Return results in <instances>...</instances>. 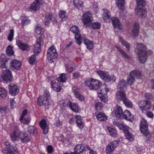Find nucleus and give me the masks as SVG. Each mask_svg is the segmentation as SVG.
I'll list each match as a JSON object with an SVG mask.
<instances>
[{
  "label": "nucleus",
  "mask_w": 154,
  "mask_h": 154,
  "mask_svg": "<svg viewBox=\"0 0 154 154\" xmlns=\"http://www.w3.org/2000/svg\"><path fill=\"white\" fill-rule=\"evenodd\" d=\"M137 45L139 60L140 63H144L147 59L146 47L142 43L138 44Z\"/></svg>",
  "instance_id": "obj_3"
},
{
  "label": "nucleus",
  "mask_w": 154,
  "mask_h": 154,
  "mask_svg": "<svg viewBox=\"0 0 154 154\" xmlns=\"http://www.w3.org/2000/svg\"><path fill=\"white\" fill-rule=\"evenodd\" d=\"M35 31L37 34L42 35L44 33V29L39 25H37L35 26Z\"/></svg>",
  "instance_id": "obj_36"
},
{
  "label": "nucleus",
  "mask_w": 154,
  "mask_h": 154,
  "mask_svg": "<svg viewBox=\"0 0 154 154\" xmlns=\"http://www.w3.org/2000/svg\"><path fill=\"white\" fill-rule=\"evenodd\" d=\"M12 78L13 77L11 71L7 70L4 71L2 76L3 82L7 83L11 82L12 81Z\"/></svg>",
  "instance_id": "obj_7"
},
{
  "label": "nucleus",
  "mask_w": 154,
  "mask_h": 154,
  "mask_svg": "<svg viewBox=\"0 0 154 154\" xmlns=\"http://www.w3.org/2000/svg\"><path fill=\"white\" fill-rule=\"evenodd\" d=\"M59 15L60 17L62 18V21L65 20L66 19L67 17L66 12L63 11H60Z\"/></svg>",
  "instance_id": "obj_42"
},
{
  "label": "nucleus",
  "mask_w": 154,
  "mask_h": 154,
  "mask_svg": "<svg viewBox=\"0 0 154 154\" xmlns=\"http://www.w3.org/2000/svg\"><path fill=\"white\" fill-rule=\"evenodd\" d=\"M6 52L7 55L9 56H11L14 55V54L12 49V47L10 45H9L7 47Z\"/></svg>",
  "instance_id": "obj_39"
},
{
  "label": "nucleus",
  "mask_w": 154,
  "mask_h": 154,
  "mask_svg": "<svg viewBox=\"0 0 154 154\" xmlns=\"http://www.w3.org/2000/svg\"><path fill=\"white\" fill-rule=\"evenodd\" d=\"M10 154H15V152L17 153V148L15 146L12 145L11 146L10 145Z\"/></svg>",
  "instance_id": "obj_47"
},
{
  "label": "nucleus",
  "mask_w": 154,
  "mask_h": 154,
  "mask_svg": "<svg viewBox=\"0 0 154 154\" xmlns=\"http://www.w3.org/2000/svg\"><path fill=\"white\" fill-rule=\"evenodd\" d=\"M102 88L100 90H98L97 91L98 97L100 98L102 102L105 103L107 101V100L105 96L106 94L104 93V90H102Z\"/></svg>",
  "instance_id": "obj_25"
},
{
  "label": "nucleus",
  "mask_w": 154,
  "mask_h": 154,
  "mask_svg": "<svg viewBox=\"0 0 154 154\" xmlns=\"http://www.w3.org/2000/svg\"><path fill=\"white\" fill-rule=\"evenodd\" d=\"M122 54V57L125 59H130V57L126 53H125L124 51L121 53Z\"/></svg>",
  "instance_id": "obj_60"
},
{
  "label": "nucleus",
  "mask_w": 154,
  "mask_h": 154,
  "mask_svg": "<svg viewBox=\"0 0 154 154\" xmlns=\"http://www.w3.org/2000/svg\"><path fill=\"white\" fill-rule=\"evenodd\" d=\"M112 20L113 25L114 28H117L119 29H122V26L118 17H113Z\"/></svg>",
  "instance_id": "obj_22"
},
{
  "label": "nucleus",
  "mask_w": 154,
  "mask_h": 154,
  "mask_svg": "<svg viewBox=\"0 0 154 154\" xmlns=\"http://www.w3.org/2000/svg\"><path fill=\"white\" fill-rule=\"evenodd\" d=\"M43 41L42 37H40L36 39V44L35 45L33 48L34 54L29 59V62L30 64H35L36 62V56L41 52V47L43 44Z\"/></svg>",
  "instance_id": "obj_2"
},
{
  "label": "nucleus",
  "mask_w": 154,
  "mask_h": 154,
  "mask_svg": "<svg viewBox=\"0 0 154 154\" xmlns=\"http://www.w3.org/2000/svg\"><path fill=\"white\" fill-rule=\"evenodd\" d=\"M34 2L40 7L44 3V0H34Z\"/></svg>",
  "instance_id": "obj_62"
},
{
  "label": "nucleus",
  "mask_w": 154,
  "mask_h": 154,
  "mask_svg": "<svg viewBox=\"0 0 154 154\" xmlns=\"http://www.w3.org/2000/svg\"><path fill=\"white\" fill-rule=\"evenodd\" d=\"M119 39L122 45L125 46L127 49V51H128L130 49V46L129 43L123 40L121 37H119Z\"/></svg>",
  "instance_id": "obj_40"
},
{
  "label": "nucleus",
  "mask_w": 154,
  "mask_h": 154,
  "mask_svg": "<svg viewBox=\"0 0 154 154\" xmlns=\"http://www.w3.org/2000/svg\"><path fill=\"white\" fill-rule=\"evenodd\" d=\"M66 105L73 112L77 113L80 111V108L77 103H72L69 101Z\"/></svg>",
  "instance_id": "obj_15"
},
{
  "label": "nucleus",
  "mask_w": 154,
  "mask_h": 154,
  "mask_svg": "<svg viewBox=\"0 0 154 154\" xmlns=\"http://www.w3.org/2000/svg\"><path fill=\"white\" fill-rule=\"evenodd\" d=\"M84 84L89 89L91 90H97L100 89L102 83L97 80L93 79L92 78L88 79L85 81Z\"/></svg>",
  "instance_id": "obj_4"
},
{
  "label": "nucleus",
  "mask_w": 154,
  "mask_h": 154,
  "mask_svg": "<svg viewBox=\"0 0 154 154\" xmlns=\"http://www.w3.org/2000/svg\"><path fill=\"white\" fill-rule=\"evenodd\" d=\"M139 32V25L138 23H135L134 24L132 34L133 35L136 36L138 35Z\"/></svg>",
  "instance_id": "obj_32"
},
{
  "label": "nucleus",
  "mask_w": 154,
  "mask_h": 154,
  "mask_svg": "<svg viewBox=\"0 0 154 154\" xmlns=\"http://www.w3.org/2000/svg\"><path fill=\"white\" fill-rule=\"evenodd\" d=\"M45 17L48 20H51L52 18V13L47 14L45 15Z\"/></svg>",
  "instance_id": "obj_61"
},
{
  "label": "nucleus",
  "mask_w": 154,
  "mask_h": 154,
  "mask_svg": "<svg viewBox=\"0 0 154 154\" xmlns=\"http://www.w3.org/2000/svg\"><path fill=\"white\" fill-rule=\"evenodd\" d=\"M126 138L128 140H132L133 138V136L131 134L129 131L124 134Z\"/></svg>",
  "instance_id": "obj_56"
},
{
  "label": "nucleus",
  "mask_w": 154,
  "mask_h": 154,
  "mask_svg": "<svg viewBox=\"0 0 154 154\" xmlns=\"http://www.w3.org/2000/svg\"><path fill=\"white\" fill-rule=\"evenodd\" d=\"M122 118L126 120L131 122L134 120V116L128 110H125L123 112Z\"/></svg>",
  "instance_id": "obj_19"
},
{
  "label": "nucleus",
  "mask_w": 154,
  "mask_h": 154,
  "mask_svg": "<svg viewBox=\"0 0 154 154\" xmlns=\"http://www.w3.org/2000/svg\"><path fill=\"white\" fill-rule=\"evenodd\" d=\"M70 30L75 34V38L76 43L79 45L80 46L82 43V40H84V43L86 45L87 48L91 50L93 48L94 45L92 42L89 41L83 36H82L80 33V31L78 26H72L70 29Z\"/></svg>",
  "instance_id": "obj_1"
},
{
  "label": "nucleus",
  "mask_w": 154,
  "mask_h": 154,
  "mask_svg": "<svg viewBox=\"0 0 154 154\" xmlns=\"http://www.w3.org/2000/svg\"><path fill=\"white\" fill-rule=\"evenodd\" d=\"M103 10L104 12L102 15L103 19L106 22H109L111 20V16L109 11L107 9H104Z\"/></svg>",
  "instance_id": "obj_23"
},
{
  "label": "nucleus",
  "mask_w": 154,
  "mask_h": 154,
  "mask_svg": "<svg viewBox=\"0 0 154 154\" xmlns=\"http://www.w3.org/2000/svg\"><path fill=\"white\" fill-rule=\"evenodd\" d=\"M28 131L31 134H36L37 130L33 126H30L28 128Z\"/></svg>",
  "instance_id": "obj_41"
},
{
  "label": "nucleus",
  "mask_w": 154,
  "mask_h": 154,
  "mask_svg": "<svg viewBox=\"0 0 154 154\" xmlns=\"http://www.w3.org/2000/svg\"><path fill=\"white\" fill-rule=\"evenodd\" d=\"M75 154H85V149L82 144H78L74 148Z\"/></svg>",
  "instance_id": "obj_12"
},
{
  "label": "nucleus",
  "mask_w": 154,
  "mask_h": 154,
  "mask_svg": "<svg viewBox=\"0 0 154 154\" xmlns=\"http://www.w3.org/2000/svg\"><path fill=\"white\" fill-rule=\"evenodd\" d=\"M67 77L65 73H61L60 76L57 78V80L60 82L64 83L67 79Z\"/></svg>",
  "instance_id": "obj_31"
},
{
  "label": "nucleus",
  "mask_w": 154,
  "mask_h": 154,
  "mask_svg": "<svg viewBox=\"0 0 154 154\" xmlns=\"http://www.w3.org/2000/svg\"><path fill=\"white\" fill-rule=\"evenodd\" d=\"M38 103L40 106H44L45 108L48 109L50 104L49 101L43 97L42 96H39L38 99Z\"/></svg>",
  "instance_id": "obj_9"
},
{
  "label": "nucleus",
  "mask_w": 154,
  "mask_h": 154,
  "mask_svg": "<svg viewBox=\"0 0 154 154\" xmlns=\"http://www.w3.org/2000/svg\"><path fill=\"white\" fill-rule=\"evenodd\" d=\"M130 74L132 76H134V78L136 77L137 79H139L141 76V72L138 70H133L131 72Z\"/></svg>",
  "instance_id": "obj_33"
},
{
  "label": "nucleus",
  "mask_w": 154,
  "mask_h": 154,
  "mask_svg": "<svg viewBox=\"0 0 154 154\" xmlns=\"http://www.w3.org/2000/svg\"><path fill=\"white\" fill-rule=\"evenodd\" d=\"M117 6L119 9L121 10L125 9V0H117Z\"/></svg>",
  "instance_id": "obj_35"
},
{
  "label": "nucleus",
  "mask_w": 154,
  "mask_h": 154,
  "mask_svg": "<svg viewBox=\"0 0 154 154\" xmlns=\"http://www.w3.org/2000/svg\"><path fill=\"white\" fill-rule=\"evenodd\" d=\"M10 144L8 142H5V146L2 150L3 152L5 153H10Z\"/></svg>",
  "instance_id": "obj_38"
},
{
  "label": "nucleus",
  "mask_w": 154,
  "mask_h": 154,
  "mask_svg": "<svg viewBox=\"0 0 154 154\" xmlns=\"http://www.w3.org/2000/svg\"><path fill=\"white\" fill-rule=\"evenodd\" d=\"M115 114L116 117L119 118H122L123 112L122 107L119 106H117L115 108L114 110Z\"/></svg>",
  "instance_id": "obj_20"
},
{
  "label": "nucleus",
  "mask_w": 154,
  "mask_h": 154,
  "mask_svg": "<svg viewBox=\"0 0 154 154\" xmlns=\"http://www.w3.org/2000/svg\"><path fill=\"white\" fill-rule=\"evenodd\" d=\"M91 26L94 29H98L100 28L101 24L99 22H94L92 24Z\"/></svg>",
  "instance_id": "obj_53"
},
{
  "label": "nucleus",
  "mask_w": 154,
  "mask_h": 154,
  "mask_svg": "<svg viewBox=\"0 0 154 154\" xmlns=\"http://www.w3.org/2000/svg\"><path fill=\"white\" fill-rule=\"evenodd\" d=\"M21 20L22 21V24L23 25H27L30 21V20L29 19L26 17H22L21 19Z\"/></svg>",
  "instance_id": "obj_48"
},
{
  "label": "nucleus",
  "mask_w": 154,
  "mask_h": 154,
  "mask_svg": "<svg viewBox=\"0 0 154 154\" xmlns=\"http://www.w3.org/2000/svg\"><path fill=\"white\" fill-rule=\"evenodd\" d=\"M10 103L11 108L13 109L16 105L15 102L14 101L13 99L11 98L10 100Z\"/></svg>",
  "instance_id": "obj_59"
},
{
  "label": "nucleus",
  "mask_w": 154,
  "mask_h": 154,
  "mask_svg": "<svg viewBox=\"0 0 154 154\" xmlns=\"http://www.w3.org/2000/svg\"><path fill=\"white\" fill-rule=\"evenodd\" d=\"M11 68L17 70L20 69L21 65V62L20 61L13 60L10 62Z\"/></svg>",
  "instance_id": "obj_17"
},
{
  "label": "nucleus",
  "mask_w": 154,
  "mask_h": 154,
  "mask_svg": "<svg viewBox=\"0 0 154 154\" xmlns=\"http://www.w3.org/2000/svg\"><path fill=\"white\" fill-rule=\"evenodd\" d=\"M134 78L129 74V77L127 79L128 84L130 85L133 84L134 82Z\"/></svg>",
  "instance_id": "obj_50"
},
{
  "label": "nucleus",
  "mask_w": 154,
  "mask_h": 154,
  "mask_svg": "<svg viewBox=\"0 0 154 154\" xmlns=\"http://www.w3.org/2000/svg\"><path fill=\"white\" fill-rule=\"evenodd\" d=\"M9 90L10 94L12 96H15L19 92L17 86L16 85L11 83L9 85Z\"/></svg>",
  "instance_id": "obj_11"
},
{
  "label": "nucleus",
  "mask_w": 154,
  "mask_h": 154,
  "mask_svg": "<svg viewBox=\"0 0 154 154\" xmlns=\"http://www.w3.org/2000/svg\"><path fill=\"white\" fill-rule=\"evenodd\" d=\"M107 129L111 136L113 137H117V133L115 129L111 127H108Z\"/></svg>",
  "instance_id": "obj_34"
},
{
  "label": "nucleus",
  "mask_w": 154,
  "mask_h": 154,
  "mask_svg": "<svg viewBox=\"0 0 154 154\" xmlns=\"http://www.w3.org/2000/svg\"><path fill=\"white\" fill-rule=\"evenodd\" d=\"M127 84L126 82L123 80H122L119 81L118 84V88L121 91H125L126 89V86Z\"/></svg>",
  "instance_id": "obj_28"
},
{
  "label": "nucleus",
  "mask_w": 154,
  "mask_h": 154,
  "mask_svg": "<svg viewBox=\"0 0 154 154\" xmlns=\"http://www.w3.org/2000/svg\"><path fill=\"white\" fill-rule=\"evenodd\" d=\"M58 56L56 50L54 46H51L48 48L47 54V58L50 63L55 61Z\"/></svg>",
  "instance_id": "obj_5"
},
{
  "label": "nucleus",
  "mask_w": 154,
  "mask_h": 154,
  "mask_svg": "<svg viewBox=\"0 0 154 154\" xmlns=\"http://www.w3.org/2000/svg\"><path fill=\"white\" fill-rule=\"evenodd\" d=\"M39 125L42 130V133L46 134L48 132L49 128L45 120L42 119L39 122Z\"/></svg>",
  "instance_id": "obj_16"
},
{
  "label": "nucleus",
  "mask_w": 154,
  "mask_h": 154,
  "mask_svg": "<svg viewBox=\"0 0 154 154\" xmlns=\"http://www.w3.org/2000/svg\"><path fill=\"white\" fill-rule=\"evenodd\" d=\"M16 44L19 48L23 51H29L30 47L29 45L27 44L22 42L20 41L16 40Z\"/></svg>",
  "instance_id": "obj_13"
},
{
  "label": "nucleus",
  "mask_w": 154,
  "mask_h": 154,
  "mask_svg": "<svg viewBox=\"0 0 154 154\" xmlns=\"http://www.w3.org/2000/svg\"><path fill=\"white\" fill-rule=\"evenodd\" d=\"M85 13L82 17V22L86 26H89L91 23V17L88 15V12Z\"/></svg>",
  "instance_id": "obj_10"
},
{
  "label": "nucleus",
  "mask_w": 154,
  "mask_h": 154,
  "mask_svg": "<svg viewBox=\"0 0 154 154\" xmlns=\"http://www.w3.org/2000/svg\"><path fill=\"white\" fill-rule=\"evenodd\" d=\"M40 6L33 2L29 7V9L33 11H36L40 8Z\"/></svg>",
  "instance_id": "obj_45"
},
{
  "label": "nucleus",
  "mask_w": 154,
  "mask_h": 154,
  "mask_svg": "<svg viewBox=\"0 0 154 154\" xmlns=\"http://www.w3.org/2000/svg\"><path fill=\"white\" fill-rule=\"evenodd\" d=\"M22 132H20L19 127L17 126H15L13 130V133L14 134H20V133Z\"/></svg>",
  "instance_id": "obj_58"
},
{
  "label": "nucleus",
  "mask_w": 154,
  "mask_h": 154,
  "mask_svg": "<svg viewBox=\"0 0 154 154\" xmlns=\"http://www.w3.org/2000/svg\"><path fill=\"white\" fill-rule=\"evenodd\" d=\"M19 134H14V133H13L11 134L10 135L11 140L13 141L18 140L19 139Z\"/></svg>",
  "instance_id": "obj_49"
},
{
  "label": "nucleus",
  "mask_w": 154,
  "mask_h": 154,
  "mask_svg": "<svg viewBox=\"0 0 154 154\" xmlns=\"http://www.w3.org/2000/svg\"><path fill=\"white\" fill-rule=\"evenodd\" d=\"M51 87L52 89L57 92H60L61 89V87L60 86V84L54 81L51 82Z\"/></svg>",
  "instance_id": "obj_26"
},
{
  "label": "nucleus",
  "mask_w": 154,
  "mask_h": 154,
  "mask_svg": "<svg viewBox=\"0 0 154 154\" xmlns=\"http://www.w3.org/2000/svg\"><path fill=\"white\" fill-rule=\"evenodd\" d=\"M145 98L147 99L148 101H149V100L152 98V96L150 93L146 94H145Z\"/></svg>",
  "instance_id": "obj_64"
},
{
  "label": "nucleus",
  "mask_w": 154,
  "mask_h": 154,
  "mask_svg": "<svg viewBox=\"0 0 154 154\" xmlns=\"http://www.w3.org/2000/svg\"><path fill=\"white\" fill-rule=\"evenodd\" d=\"M31 118L29 117H27L25 118H20V120L24 124L27 125L29 124Z\"/></svg>",
  "instance_id": "obj_46"
},
{
  "label": "nucleus",
  "mask_w": 154,
  "mask_h": 154,
  "mask_svg": "<svg viewBox=\"0 0 154 154\" xmlns=\"http://www.w3.org/2000/svg\"><path fill=\"white\" fill-rule=\"evenodd\" d=\"M120 142L119 140L112 141L106 146V151L108 153L112 152L119 145Z\"/></svg>",
  "instance_id": "obj_8"
},
{
  "label": "nucleus",
  "mask_w": 154,
  "mask_h": 154,
  "mask_svg": "<svg viewBox=\"0 0 154 154\" xmlns=\"http://www.w3.org/2000/svg\"><path fill=\"white\" fill-rule=\"evenodd\" d=\"M95 109L97 110H100L102 109V105L100 102H97L95 104Z\"/></svg>",
  "instance_id": "obj_55"
},
{
  "label": "nucleus",
  "mask_w": 154,
  "mask_h": 154,
  "mask_svg": "<svg viewBox=\"0 0 154 154\" xmlns=\"http://www.w3.org/2000/svg\"><path fill=\"white\" fill-rule=\"evenodd\" d=\"M75 96L77 98L79 99L80 101H82L84 100L85 98L84 97L83 95H81L79 92L76 94Z\"/></svg>",
  "instance_id": "obj_57"
},
{
  "label": "nucleus",
  "mask_w": 154,
  "mask_h": 154,
  "mask_svg": "<svg viewBox=\"0 0 154 154\" xmlns=\"http://www.w3.org/2000/svg\"><path fill=\"white\" fill-rule=\"evenodd\" d=\"M100 78L106 82H109L110 79L108 78L109 73L102 71H99L97 72Z\"/></svg>",
  "instance_id": "obj_24"
},
{
  "label": "nucleus",
  "mask_w": 154,
  "mask_h": 154,
  "mask_svg": "<svg viewBox=\"0 0 154 154\" xmlns=\"http://www.w3.org/2000/svg\"><path fill=\"white\" fill-rule=\"evenodd\" d=\"M19 139L22 143H26L29 141V139L26 133L22 132L19 134Z\"/></svg>",
  "instance_id": "obj_27"
},
{
  "label": "nucleus",
  "mask_w": 154,
  "mask_h": 154,
  "mask_svg": "<svg viewBox=\"0 0 154 154\" xmlns=\"http://www.w3.org/2000/svg\"><path fill=\"white\" fill-rule=\"evenodd\" d=\"M14 35V30L13 29H11L9 34L8 37V39L10 42H11L13 39Z\"/></svg>",
  "instance_id": "obj_52"
},
{
  "label": "nucleus",
  "mask_w": 154,
  "mask_h": 154,
  "mask_svg": "<svg viewBox=\"0 0 154 154\" xmlns=\"http://www.w3.org/2000/svg\"><path fill=\"white\" fill-rule=\"evenodd\" d=\"M75 121L78 126L80 128H82L84 127V123L82 121V118L79 116H75Z\"/></svg>",
  "instance_id": "obj_29"
},
{
  "label": "nucleus",
  "mask_w": 154,
  "mask_h": 154,
  "mask_svg": "<svg viewBox=\"0 0 154 154\" xmlns=\"http://www.w3.org/2000/svg\"><path fill=\"white\" fill-rule=\"evenodd\" d=\"M140 125V129L141 132L144 135L147 136L149 134V131L148 130V125L146 120L144 118H142Z\"/></svg>",
  "instance_id": "obj_6"
},
{
  "label": "nucleus",
  "mask_w": 154,
  "mask_h": 154,
  "mask_svg": "<svg viewBox=\"0 0 154 154\" xmlns=\"http://www.w3.org/2000/svg\"><path fill=\"white\" fill-rule=\"evenodd\" d=\"M149 102L150 101L148 100L140 101L138 103V105L141 110L150 109L151 107H150V105L149 104Z\"/></svg>",
  "instance_id": "obj_14"
},
{
  "label": "nucleus",
  "mask_w": 154,
  "mask_h": 154,
  "mask_svg": "<svg viewBox=\"0 0 154 154\" xmlns=\"http://www.w3.org/2000/svg\"><path fill=\"white\" fill-rule=\"evenodd\" d=\"M137 7H140V6H143L146 5L144 0H137Z\"/></svg>",
  "instance_id": "obj_54"
},
{
  "label": "nucleus",
  "mask_w": 154,
  "mask_h": 154,
  "mask_svg": "<svg viewBox=\"0 0 154 154\" xmlns=\"http://www.w3.org/2000/svg\"><path fill=\"white\" fill-rule=\"evenodd\" d=\"M42 96L43 97H44V98L48 100L51 99L49 92L47 90L44 91L43 94V96Z\"/></svg>",
  "instance_id": "obj_51"
},
{
  "label": "nucleus",
  "mask_w": 154,
  "mask_h": 154,
  "mask_svg": "<svg viewBox=\"0 0 154 154\" xmlns=\"http://www.w3.org/2000/svg\"><path fill=\"white\" fill-rule=\"evenodd\" d=\"M123 102L128 108H132L133 106L132 103L127 98L123 101Z\"/></svg>",
  "instance_id": "obj_43"
},
{
  "label": "nucleus",
  "mask_w": 154,
  "mask_h": 154,
  "mask_svg": "<svg viewBox=\"0 0 154 154\" xmlns=\"http://www.w3.org/2000/svg\"><path fill=\"white\" fill-rule=\"evenodd\" d=\"M7 94V92L5 89L4 88H0V98H5Z\"/></svg>",
  "instance_id": "obj_44"
},
{
  "label": "nucleus",
  "mask_w": 154,
  "mask_h": 154,
  "mask_svg": "<svg viewBox=\"0 0 154 154\" xmlns=\"http://www.w3.org/2000/svg\"><path fill=\"white\" fill-rule=\"evenodd\" d=\"M116 99L118 102L122 100L123 101L126 98L125 93L122 91H117L116 94Z\"/></svg>",
  "instance_id": "obj_18"
},
{
  "label": "nucleus",
  "mask_w": 154,
  "mask_h": 154,
  "mask_svg": "<svg viewBox=\"0 0 154 154\" xmlns=\"http://www.w3.org/2000/svg\"><path fill=\"white\" fill-rule=\"evenodd\" d=\"M129 127L125 125H124L122 128L124 134L129 131Z\"/></svg>",
  "instance_id": "obj_63"
},
{
  "label": "nucleus",
  "mask_w": 154,
  "mask_h": 154,
  "mask_svg": "<svg viewBox=\"0 0 154 154\" xmlns=\"http://www.w3.org/2000/svg\"><path fill=\"white\" fill-rule=\"evenodd\" d=\"M137 8V9L135 10V12L136 13L137 16L139 17L142 18L145 17L146 14V11L141 8Z\"/></svg>",
  "instance_id": "obj_21"
},
{
  "label": "nucleus",
  "mask_w": 154,
  "mask_h": 154,
  "mask_svg": "<svg viewBox=\"0 0 154 154\" xmlns=\"http://www.w3.org/2000/svg\"><path fill=\"white\" fill-rule=\"evenodd\" d=\"M73 3L75 8L79 9L82 6L83 3L80 0H74Z\"/></svg>",
  "instance_id": "obj_37"
},
{
  "label": "nucleus",
  "mask_w": 154,
  "mask_h": 154,
  "mask_svg": "<svg viewBox=\"0 0 154 154\" xmlns=\"http://www.w3.org/2000/svg\"><path fill=\"white\" fill-rule=\"evenodd\" d=\"M97 119L100 121H105L107 119V116L104 113L98 112L96 113Z\"/></svg>",
  "instance_id": "obj_30"
}]
</instances>
